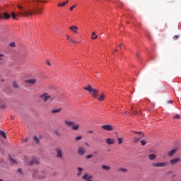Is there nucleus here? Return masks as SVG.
Segmentation results:
<instances>
[{"label":"nucleus","mask_w":181,"mask_h":181,"mask_svg":"<svg viewBox=\"0 0 181 181\" xmlns=\"http://www.w3.org/2000/svg\"><path fill=\"white\" fill-rule=\"evenodd\" d=\"M102 169H103V170H110V169H111V167L103 165H102Z\"/></svg>","instance_id":"22"},{"label":"nucleus","mask_w":181,"mask_h":181,"mask_svg":"<svg viewBox=\"0 0 181 181\" xmlns=\"http://www.w3.org/2000/svg\"><path fill=\"white\" fill-rule=\"evenodd\" d=\"M64 123L68 128H71L72 131H78V128H80L79 124H74V122L69 119L64 120Z\"/></svg>","instance_id":"4"},{"label":"nucleus","mask_w":181,"mask_h":181,"mask_svg":"<svg viewBox=\"0 0 181 181\" xmlns=\"http://www.w3.org/2000/svg\"><path fill=\"white\" fill-rule=\"evenodd\" d=\"M92 177H93L91 175H88V174H85L82 177V179H83L84 180H86V181H91Z\"/></svg>","instance_id":"14"},{"label":"nucleus","mask_w":181,"mask_h":181,"mask_svg":"<svg viewBox=\"0 0 181 181\" xmlns=\"http://www.w3.org/2000/svg\"><path fill=\"white\" fill-rule=\"evenodd\" d=\"M47 174L46 172L39 171V170H34L33 173V179H40V180H43L46 179Z\"/></svg>","instance_id":"3"},{"label":"nucleus","mask_w":181,"mask_h":181,"mask_svg":"<svg viewBox=\"0 0 181 181\" xmlns=\"http://www.w3.org/2000/svg\"><path fill=\"white\" fill-rule=\"evenodd\" d=\"M47 66H50V62L49 61H47Z\"/></svg>","instance_id":"47"},{"label":"nucleus","mask_w":181,"mask_h":181,"mask_svg":"<svg viewBox=\"0 0 181 181\" xmlns=\"http://www.w3.org/2000/svg\"><path fill=\"white\" fill-rule=\"evenodd\" d=\"M179 118H180V116H179V115H176L175 116L173 117L174 119H179Z\"/></svg>","instance_id":"37"},{"label":"nucleus","mask_w":181,"mask_h":181,"mask_svg":"<svg viewBox=\"0 0 181 181\" xmlns=\"http://www.w3.org/2000/svg\"><path fill=\"white\" fill-rule=\"evenodd\" d=\"M119 46V47H122V44H120Z\"/></svg>","instance_id":"51"},{"label":"nucleus","mask_w":181,"mask_h":181,"mask_svg":"<svg viewBox=\"0 0 181 181\" xmlns=\"http://www.w3.org/2000/svg\"><path fill=\"white\" fill-rule=\"evenodd\" d=\"M54 134H55V135H57V136H60V133L59 132V131L55 130Z\"/></svg>","instance_id":"36"},{"label":"nucleus","mask_w":181,"mask_h":181,"mask_svg":"<svg viewBox=\"0 0 181 181\" xmlns=\"http://www.w3.org/2000/svg\"><path fill=\"white\" fill-rule=\"evenodd\" d=\"M78 155H81V156L84 155V153H86V149L83 147H78Z\"/></svg>","instance_id":"11"},{"label":"nucleus","mask_w":181,"mask_h":181,"mask_svg":"<svg viewBox=\"0 0 181 181\" xmlns=\"http://www.w3.org/2000/svg\"><path fill=\"white\" fill-rule=\"evenodd\" d=\"M18 173H21V175H22V170L21 168L18 169Z\"/></svg>","instance_id":"45"},{"label":"nucleus","mask_w":181,"mask_h":181,"mask_svg":"<svg viewBox=\"0 0 181 181\" xmlns=\"http://www.w3.org/2000/svg\"><path fill=\"white\" fill-rule=\"evenodd\" d=\"M62 111V108H55L52 110V114H59Z\"/></svg>","instance_id":"16"},{"label":"nucleus","mask_w":181,"mask_h":181,"mask_svg":"<svg viewBox=\"0 0 181 181\" xmlns=\"http://www.w3.org/2000/svg\"><path fill=\"white\" fill-rule=\"evenodd\" d=\"M18 9H20L21 11H23V6H22V5H21V4H18Z\"/></svg>","instance_id":"39"},{"label":"nucleus","mask_w":181,"mask_h":181,"mask_svg":"<svg viewBox=\"0 0 181 181\" xmlns=\"http://www.w3.org/2000/svg\"><path fill=\"white\" fill-rule=\"evenodd\" d=\"M84 90L88 91L89 94L93 97V98H98V89H95L91 86V85H88L87 87L83 88Z\"/></svg>","instance_id":"2"},{"label":"nucleus","mask_w":181,"mask_h":181,"mask_svg":"<svg viewBox=\"0 0 181 181\" xmlns=\"http://www.w3.org/2000/svg\"><path fill=\"white\" fill-rule=\"evenodd\" d=\"M177 151V148L173 149L170 151L168 153V156H173L176 153V151Z\"/></svg>","instance_id":"15"},{"label":"nucleus","mask_w":181,"mask_h":181,"mask_svg":"<svg viewBox=\"0 0 181 181\" xmlns=\"http://www.w3.org/2000/svg\"><path fill=\"white\" fill-rule=\"evenodd\" d=\"M140 143L141 144L142 146H145V145H146V140H141Z\"/></svg>","instance_id":"33"},{"label":"nucleus","mask_w":181,"mask_h":181,"mask_svg":"<svg viewBox=\"0 0 181 181\" xmlns=\"http://www.w3.org/2000/svg\"><path fill=\"white\" fill-rule=\"evenodd\" d=\"M55 151L57 152V158L62 159V158H63V151H62V148H57Z\"/></svg>","instance_id":"8"},{"label":"nucleus","mask_w":181,"mask_h":181,"mask_svg":"<svg viewBox=\"0 0 181 181\" xmlns=\"http://www.w3.org/2000/svg\"><path fill=\"white\" fill-rule=\"evenodd\" d=\"M74 8H76V6H72L71 7H70V11H73V9Z\"/></svg>","instance_id":"43"},{"label":"nucleus","mask_w":181,"mask_h":181,"mask_svg":"<svg viewBox=\"0 0 181 181\" xmlns=\"http://www.w3.org/2000/svg\"><path fill=\"white\" fill-rule=\"evenodd\" d=\"M24 142H28V138L24 140Z\"/></svg>","instance_id":"50"},{"label":"nucleus","mask_w":181,"mask_h":181,"mask_svg":"<svg viewBox=\"0 0 181 181\" xmlns=\"http://www.w3.org/2000/svg\"><path fill=\"white\" fill-rule=\"evenodd\" d=\"M173 39H174V40H177V39H179V36L178 35H175L173 37Z\"/></svg>","instance_id":"41"},{"label":"nucleus","mask_w":181,"mask_h":181,"mask_svg":"<svg viewBox=\"0 0 181 181\" xmlns=\"http://www.w3.org/2000/svg\"><path fill=\"white\" fill-rule=\"evenodd\" d=\"M39 163H40V162L37 158H34L32 159V160L27 162V165H28V166H33V165H39Z\"/></svg>","instance_id":"6"},{"label":"nucleus","mask_w":181,"mask_h":181,"mask_svg":"<svg viewBox=\"0 0 181 181\" xmlns=\"http://www.w3.org/2000/svg\"><path fill=\"white\" fill-rule=\"evenodd\" d=\"M105 98V95L104 93H102L100 97L98 98V101H104V99Z\"/></svg>","instance_id":"19"},{"label":"nucleus","mask_w":181,"mask_h":181,"mask_svg":"<svg viewBox=\"0 0 181 181\" xmlns=\"http://www.w3.org/2000/svg\"><path fill=\"white\" fill-rule=\"evenodd\" d=\"M78 173L77 174L78 176H81V172H83V168H78Z\"/></svg>","instance_id":"29"},{"label":"nucleus","mask_w":181,"mask_h":181,"mask_svg":"<svg viewBox=\"0 0 181 181\" xmlns=\"http://www.w3.org/2000/svg\"><path fill=\"white\" fill-rule=\"evenodd\" d=\"M0 136L4 138V139H6V133H5V132L0 131Z\"/></svg>","instance_id":"21"},{"label":"nucleus","mask_w":181,"mask_h":181,"mask_svg":"<svg viewBox=\"0 0 181 181\" xmlns=\"http://www.w3.org/2000/svg\"><path fill=\"white\" fill-rule=\"evenodd\" d=\"M25 83H29V84H35L36 83V79L35 78L28 79L25 81Z\"/></svg>","instance_id":"18"},{"label":"nucleus","mask_w":181,"mask_h":181,"mask_svg":"<svg viewBox=\"0 0 181 181\" xmlns=\"http://www.w3.org/2000/svg\"><path fill=\"white\" fill-rule=\"evenodd\" d=\"M148 159L149 160H154V159H156V154L152 153L148 155Z\"/></svg>","instance_id":"17"},{"label":"nucleus","mask_w":181,"mask_h":181,"mask_svg":"<svg viewBox=\"0 0 181 181\" xmlns=\"http://www.w3.org/2000/svg\"><path fill=\"white\" fill-rule=\"evenodd\" d=\"M118 170L119 172H122L123 173L128 172V170L127 168H119Z\"/></svg>","instance_id":"28"},{"label":"nucleus","mask_w":181,"mask_h":181,"mask_svg":"<svg viewBox=\"0 0 181 181\" xmlns=\"http://www.w3.org/2000/svg\"><path fill=\"white\" fill-rule=\"evenodd\" d=\"M134 134H137V135H139L140 138H144L145 136V134L142 133V132H133Z\"/></svg>","instance_id":"20"},{"label":"nucleus","mask_w":181,"mask_h":181,"mask_svg":"<svg viewBox=\"0 0 181 181\" xmlns=\"http://www.w3.org/2000/svg\"><path fill=\"white\" fill-rule=\"evenodd\" d=\"M13 86L14 88H18V83H16V82H13Z\"/></svg>","instance_id":"40"},{"label":"nucleus","mask_w":181,"mask_h":181,"mask_svg":"<svg viewBox=\"0 0 181 181\" xmlns=\"http://www.w3.org/2000/svg\"><path fill=\"white\" fill-rule=\"evenodd\" d=\"M180 162V158H173L170 160V165H176V163H179Z\"/></svg>","instance_id":"10"},{"label":"nucleus","mask_w":181,"mask_h":181,"mask_svg":"<svg viewBox=\"0 0 181 181\" xmlns=\"http://www.w3.org/2000/svg\"><path fill=\"white\" fill-rule=\"evenodd\" d=\"M172 103H173L172 100H168V104H172Z\"/></svg>","instance_id":"48"},{"label":"nucleus","mask_w":181,"mask_h":181,"mask_svg":"<svg viewBox=\"0 0 181 181\" xmlns=\"http://www.w3.org/2000/svg\"><path fill=\"white\" fill-rule=\"evenodd\" d=\"M127 112H128L125 111V112H124V114H127Z\"/></svg>","instance_id":"53"},{"label":"nucleus","mask_w":181,"mask_h":181,"mask_svg":"<svg viewBox=\"0 0 181 181\" xmlns=\"http://www.w3.org/2000/svg\"><path fill=\"white\" fill-rule=\"evenodd\" d=\"M10 47H15L16 45L14 42H12L9 44Z\"/></svg>","instance_id":"35"},{"label":"nucleus","mask_w":181,"mask_h":181,"mask_svg":"<svg viewBox=\"0 0 181 181\" xmlns=\"http://www.w3.org/2000/svg\"><path fill=\"white\" fill-rule=\"evenodd\" d=\"M39 2L44 1L40 0H34L33 1L32 8H30L28 10L23 9V11L17 13V15L14 12H13L11 13V18L13 19V21H18V18H21V16H23V18H28L29 16H32L33 15H39L42 13V11H43V8H39L37 6V3Z\"/></svg>","instance_id":"1"},{"label":"nucleus","mask_w":181,"mask_h":181,"mask_svg":"<svg viewBox=\"0 0 181 181\" xmlns=\"http://www.w3.org/2000/svg\"><path fill=\"white\" fill-rule=\"evenodd\" d=\"M4 16L5 19H9V18H11V16H9L8 14V13H5Z\"/></svg>","instance_id":"32"},{"label":"nucleus","mask_w":181,"mask_h":181,"mask_svg":"<svg viewBox=\"0 0 181 181\" xmlns=\"http://www.w3.org/2000/svg\"><path fill=\"white\" fill-rule=\"evenodd\" d=\"M9 160L11 163H16V160L15 159L12 158L11 156H9Z\"/></svg>","instance_id":"30"},{"label":"nucleus","mask_w":181,"mask_h":181,"mask_svg":"<svg viewBox=\"0 0 181 181\" xmlns=\"http://www.w3.org/2000/svg\"><path fill=\"white\" fill-rule=\"evenodd\" d=\"M66 37L67 40H69V39L71 38V37H70L69 35H66Z\"/></svg>","instance_id":"42"},{"label":"nucleus","mask_w":181,"mask_h":181,"mask_svg":"<svg viewBox=\"0 0 181 181\" xmlns=\"http://www.w3.org/2000/svg\"><path fill=\"white\" fill-rule=\"evenodd\" d=\"M0 181H4V180H2L1 179H0Z\"/></svg>","instance_id":"54"},{"label":"nucleus","mask_w":181,"mask_h":181,"mask_svg":"<svg viewBox=\"0 0 181 181\" xmlns=\"http://www.w3.org/2000/svg\"><path fill=\"white\" fill-rule=\"evenodd\" d=\"M4 54H0V60H2V58L1 57H4Z\"/></svg>","instance_id":"46"},{"label":"nucleus","mask_w":181,"mask_h":181,"mask_svg":"<svg viewBox=\"0 0 181 181\" xmlns=\"http://www.w3.org/2000/svg\"><path fill=\"white\" fill-rule=\"evenodd\" d=\"M141 137H134V144H136V143H138V142H139V141H140V139H141Z\"/></svg>","instance_id":"27"},{"label":"nucleus","mask_w":181,"mask_h":181,"mask_svg":"<svg viewBox=\"0 0 181 181\" xmlns=\"http://www.w3.org/2000/svg\"><path fill=\"white\" fill-rule=\"evenodd\" d=\"M85 145H86V146H90V144H88V143H85Z\"/></svg>","instance_id":"49"},{"label":"nucleus","mask_w":181,"mask_h":181,"mask_svg":"<svg viewBox=\"0 0 181 181\" xmlns=\"http://www.w3.org/2000/svg\"><path fill=\"white\" fill-rule=\"evenodd\" d=\"M102 129H104L105 131H114V127L110 124H105L102 126Z\"/></svg>","instance_id":"7"},{"label":"nucleus","mask_w":181,"mask_h":181,"mask_svg":"<svg viewBox=\"0 0 181 181\" xmlns=\"http://www.w3.org/2000/svg\"><path fill=\"white\" fill-rule=\"evenodd\" d=\"M115 140L114 139L108 138L106 139V144L107 145H114Z\"/></svg>","instance_id":"12"},{"label":"nucleus","mask_w":181,"mask_h":181,"mask_svg":"<svg viewBox=\"0 0 181 181\" xmlns=\"http://www.w3.org/2000/svg\"><path fill=\"white\" fill-rule=\"evenodd\" d=\"M69 4V1H64L63 3H60L58 4V6H66Z\"/></svg>","instance_id":"24"},{"label":"nucleus","mask_w":181,"mask_h":181,"mask_svg":"<svg viewBox=\"0 0 181 181\" xmlns=\"http://www.w3.org/2000/svg\"><path fill=\"white\" fill-rule=\"evenodd\" d=\"M70 30L74 32V33H78V28L76 25H72L69 27Z\"/></svg>","instance_id":"13"},{"label":"nucleus","mask_w":181,"mask_h":181,"mask_svg":"<svg viewBox=\"0 0 181 181\" xmlns=\"http://www.w3.org/2000/svg\"><path fill=\"white\" fill-rule=\"evenodd\" d=\"M97 37H98V35L95 34V32H93L91 39L94 40L95 39H97Z\"/></svg>","instance_id":"23"},{"label":"nucleus","mask_w":181,"mask_h":181,"mask_svg":"<svg viewBox=\"0 0 181 181\" xmlns=\"http://www.w3.org/2000/svg\"><path fill=\"white\" fill-rule=\"evenodd\" d=\"M91 158H93V154H88L86 156V159H90Z\"/></svg>","instance_id":"38"},{"label":"nucleus","mask_w":181,"mask_h":181,"mask_svg":"<svg viewBox=\"0 0 181 181\" xmlns=\"http://www.w3.org/2000/svg\"><path fill=\"white\" fill-rule=\"evenodd\" d=\"M115 52H118V49H115Z\"/></svg>","instance_id":"52"},{"label":"nucleus","mask_w":181,"mask_h":181,"mask_svg":"<svg viewBox=\"0 0 181 181\" xmlns=\"http://www.w3.org/2000/svg\"><path fill=\"white\" fill-rule=\"evenodd\" d=\"M134 115H136V112H134Z\"/></svg>","instance_id":"55"},{"label":"nucleus","mask_w":181,"mask_h":181,"mask_svg":"<svg viewBox=\"0 0 181 181\" xmlns=\"http://www.w3.org/2000/svg\"><path fill=\"white\" fill-rule=\"evenodd\" d=\"M81 139H83V136H78L74 138V141L76 142H77V141H81Z\"/></svg>","instance_id":"26"},{"label":"nucleus","mask_w":181,"mask_h":181,"mask_svg":"<svg viewBox=\"0 0 181 181\" xmlns=\"http://www.w3.org/2000/svg\"><path fill=\"white\" fill-rule=\"evenodd\" d=\"M169 163L168 162H162V163H152L151 165L153 168H166Z\"/></svg>","instance_id":"5"},{"label":"nucleus","mask_w":181,"mask_h":181,"mask_svg":"<svg viewBox=\"0 0 181 181\" xmlns=\"http://www.w3.org/2000/svg\"><path fill=\"white\" fill-rule=\"evenodd\" d=\"M40 97L45 102L47 101V100H50V95H49L47 93H44V94L41 95Z\"/></svg>","instance_id":"9"},{"label":"nucleus","mask_w":181,"mask_h":181,"mask_svg":"<svg viewBox=\"0 0 181 181\" xmlns=\"http://www.w3.org/2000/svg\"><path fill=\"white\" fill-rule=\"evenodd\" d=\"M68 40H69V42H71V43H72V45H74L76 43H80L79 42L73 40V38H71V37Z\"/></svg>","instance_id":"25"},{"label":"nucleus","mask_w":181,"mask_h":181,"mask_svg":"<svg viewBox=\"0 0 181 181\" xmlns=\"http://www.w3.org/2000/svg\"><path fill=\"white\" fill-rule=\"evenodd\" d=\"M33 139L35 142H36L37 144H39V139L36 136L33 137Z\"/></svg>","instance_id":"34"},{"label":"nucleus","mask_w":181,"mask_h":181,"mask_svg":"<svg viewBox=\"0 0 181 181\" xmlns=\"http://www.w3.org/2000/svg\"><path fill=\"white\" fill-rule=\"evenodd\" d=\"M94 132L93 130H89L87 132V134H93Z\"/></svg>","instance_id":"44"},{"label":"nucleus","mask_w":181,"mask_h":181,"mask_svg":"<svg viewBox=\"0 0 181 181\" xmlns=\"http://www.w3.org/2000/svg\"><path fill=\"white\" fill-rule=\"evenodd\" d=\"M122 139H124L122 137L117 138V141H118V144L119 145H121L122 144Z\"/></svg>","instance_id":"31"}]
</instances>
